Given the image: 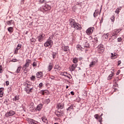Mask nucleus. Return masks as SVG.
<instances>
[{
    "instance_id": "13",
    "label": "nucleus",
    "mask_w": 124,
    "mask_h": 124,
    "mask_svg": "<svg viewBox=\"0 0 124 124\" xmlns=\"http://www.w3.org/2000/svg\"><path fill=\"white\" fill-rule=\"evenodd\" d=\"M26 121H27L28 122V123H29V124H36V123H35V121H34L33 119H30V118H27L26 119Z\"/></svg>"
},
{
    "instance_id": "36",
    "label": "nucleus",
    "mask_w": 124,
    "mask_h": 124,
    "mask_svg": "<svg viewBox=\"0 0 124 124\" xmlns=\"http://www.w3.org/2000/svg\"><path fill=\"white\" fill-rule=\"evenodd\" d=\"M90 46V44H89L87 42H85V44L84 45V47L88 48Z\"/></svg>"
},
{
    "instance_id": "32",
    "label": "nucleus",
    "mask_w": 124,
    "mask_h": 124,
    "mask_svg": "<svg viewBox=\"0 0 124 124\" xmlns=\"http://www.w3.org/2000/svg\"><path fill=\"white\" fill-rule=\"evenodd\" d=\"M73 109V105H71L70 107H69L68 108H67V111H70Z\"/></svg>"
},
{
    "instance_id": "54",
    "label": "nucleus",
    "mask_w": 124,
    "mask_h": 124,
    "mask_svg": "<svg viewBox=\"0 0 124 124\" xmlns=\"http://www.w3.org/2000/svg\"><path fill=\"white\" fill-rule=\"evenodd\" d=\"M121 63H122V61H119L118 62V65H120L121 64Z\"/></svg>"
},
{
    "instance_id": "58",
    "label": "nucleus",
    "mask_w": 124,
    "mask_h": 124,
    "mask_svg": "<svg viewBox=\"0 0 124 124\" xmlns=\"http://www.w3.org/2000/svg\"><path fill=\"white\" fill-rule=\"evenodd\" d=\"M121 73V71H120V70H118V72H117V75H119V74H120V73Z\"/></svg>"
},
{
    "instance_id": "35",
    "label": "nucleus",
    "mask_w": 124,
    "mask_h": 124,
    "mask_svg": "<svg viewBox=\"0 0 124 124\" xmlns=\"http://www.w3.org/2000/svg\"><path fill=\"white\" fill-rule=\"evenodd\" d=\"M63 115H64V113L60 114L59 113H57V114H56L57 117H61V116H63Z\"/></svg>"
},
{
    "instance_id": "53",
    "label": "nucleus",
    "mask_w": 124,
    "mask_h": 124,
    "mask_svg": "<svg viewBox=\"0 0 124 124\" xmlns=\"http://www.w3.org/2000/svg\"><path fill=\"white\" fill-rule=\"evenodd\" d=\"M45 1V0H40V2L41 3H44V2Z\"/></svg>"
},
{
    "instance_id": "17",
    "label": "nucleus",
    "mask_w": 124,
    "mask_h": 124,
    "mask_svg": "<svg viewBox=\"0 0 124 124\" xmlns=\"http://www.w3.org/2000/svg\"><path fill=\"white\" fill-rule=\"evenodd\" d=\"M6 24L8 26H11V25H13L14 24V20H11L8 21H6Z\"/></svg>"
},
{
    "instance_id": "9",
    "label": "nucleus",
    "mask_w": 124,
    "mask_h": 124,
    "mask_svg": "<svg viewBox=\"0 0 124 124\" xmlns=\"http://www.w3.org/2000/svg\"><path fill=\"white\" fill-rule=\"evenodd\" d=\"M43 10L45 11H48V10H50L51 9V6L48 4H46L43 8Z\"/></svg>"
},
{
    "instance_id": "19",
    "label": "nucleus",
    "mask_w": 124,
    "mask_h": 124,
    "mask_svg": "<svg viewBox=\"0 0 124 124\" xmlns=\"http://www.w3.org/2000/svg\"><path fill=\"white\" fill-rule=\"evenodd\" d=\"M64 105L63 103H60L58 104V107L59 109H63Z\"/></svg>"
},
{
    "instance_id": "64",
    "label": "nucleus",
    "mask_w": 124,
    "mask_h": 124,
    "mask_svg": "<svg viewBox=\"0 0 124 124\" xmlns=\"http://www.w3.org/2000/svg\"><path fill=\"white\" fill-rule=\"evenodd\" d=\"M100 124H102V123H101V122H100Z\"/></svg>"
},
{
    "instance_id": "37",
    "label": "nucleus",
    "mask_w": 124,
    "mask_h": 124,
    "mask_svg": "<svg viewBox=\"0 0 124 124\" xmlns=\"http://www.w3.org/2000/svg\"><path fill=\"white\" fill-rule=\"evenodd\" d=\"M108 36H109V33H108L107 34H104V37H105V38L106 39H107V38H108Z\"/></svg>"
},
{
    "instance_id": "22",
    "label": "nucleus",
    "mask_w": 124,
    "mask_h": 124,
    "mask_svg": "<svg viewBox=\"0 0 124 124\" xmlns=\"http://www.w3.org/2000/svg\"><path fill=\"white\" fill-rule=\"evenodd\" d=\"M42 121H43L44 123H46V124H47V123H48V120H47V118H46V117L45 116H43L42 117Z\"/></svg>"
},
{
    "instance_id": "43",
    "label": "nucleus",
    "mask_w": 124,
    "mask_h": 124,
    "mask_svg": "<svg viewBox=\"0 0 124 124\" xmlns=\"http://www.w3.org/2000/svg\"><path fill=\"white\" fill-rule=\"evenodd\" d=\"M18 50H19V49H17V48H16L15 49V52H14L15 55H17V54H18Z\"/></svg>"
},
{
    "instance_id": "38",
    "label": "nucleus",
    "mask_w": 124,
    "mask_h": 124,
    "mask_svg": "<svg viewBox=\"0 0 124 124\" xmlns=\"http://www.w3.org/2000/svg\"><path fill=\"white\" fill-rule=\"evenodd\" d=\"M45 102L46 103V104H48V103H50V99H47L45 100Z\"/></svg>"
},
{
    "instance_id": "42",
    "label": "nucleus",
    "mask_w": 124,
    "mask_h": 124,
    "mask_svg": "<svg viewBox=\"0 0 124 124\" xmlns=\"http://www.w3.org/2000/svg\"><path fill=\"white\" fill-rule=\"evenodd\" d=\"M31 81H34V80L35 79V77L34 76H32L31 78Z\"/></svg>"
},
{
    "instance_id": "60",
    "label": "nucleus",
    "mask_w": 124,
    "mask_h": 124,
    "mask_svg": "<svg viewBox=\"0 0 124 124\" xmlns=\"http://www.w3.org/2000/svg\"><path fill=\"white\" fill-rule=\"evenodd\" d=\"M102 22H103V19L102 18L100 21V23H102Z\"/></svg>"
},
{
    "instance_id": "24",
    "label": "nucleus",
    "mask_w": 124,
    "mask_h": 124,
    "mask_svg": "<svg viewBox=\"0 0 124 124\" xmlns=\"http://www.w3.org/2000/svg\"><path fill=\"white\" fill-rule=\"evenodd\" d=\"M121 10H122V7H120L116 10L115 13H117V14H119Z\"/></svg>"
},
{
    "instance_id": "55",
    "label": "nucleus",
    "mask_w": 124,
    "mask_h": 124,
    "mask_svg": "<svg viewBox=\"0 0 124 124\" xmlns=\"http://www.w3.org/2000/svg\"><path fill=\"white\" fill-rule=\"evenodd\" d=\"M12 62H17V59H13L12 60Z\"/></svg>"
},
{
    "instance_id": "47",
    "label": "nucleus",
    "mask_w": 124,
    "mask_h": 124,
    "mask_svg": "<svg viewBox=\"0 0 124 124\" xmlns=\"http://www.w3.org/2000/svg\"><path fill=\"white\" fill-rule=\"evenodd\" d=\"M52 57H53V59H55L56 57V53H53L52 54Z\"/></svg>"
},
{
    "instance_id": "14",
    "label": "nucleus",
    "mask_w": 124,
    "mask_h": 124,
    "mask_svg": "<svg viewBox=\"0 0 124 124\" xmlns=\"http://www.w3.org/2000/svg\"><path fill=\"white\" fill-rule=\"evenodd\" d=\"M62 51H63L64 52H66V53H68V51H69V47L67 46H62Z\"/></svg>"
},
{
    "instance_id": "45",
    "label": "nucleus",
    "mask_w": 124,
    "mask_h": 124,
    "mask_svg": "<svg viewBox=\"0 0 124 124\" xmlns=\"http://www.w3.org/2000/svg\"><path fill=\"white\" fill-rule=\"evenodd\" d=\"M94 117L95 119H96V120H98V119L99 118L98 114H95Z\"/></svg>"
},
{
    "instance_id": "26",
    "label": "nucleus",
    "mask_w": 124,
    "mask_h": 124,
    "mask_svg": "<svg viewBox=\"0 0 124 124\" xmlns=\"http://www.w3.org/2000/svg\"><path fill=\"white\" fill-rule=\"evenodd\" d=\"M8 31H9V32H13V27H9L7 28Z\"/></svg>"
},
{
    "instance_id": "3",
    "label": "nucleus",
    "mask_w": 124,
    "mask_h": 124,
    "mask_svg": "<svg viewBox=\"0 0 124 124\" xmlns=\"http://www.w3.org/2000/svg\"><path fill=\"white\" fill-rule=\"evenodd\" d=\"M31 60L30 59H27L26 60V63L23 66V69L24 71H27V69L29 66H30V64L31 63Z\"/></svg>"
},
{
    "instance_id": "18",
    "label": "nucleus",
    "mask_w": 124,
    "mask_h": 124,
    "mask_svg": "<svg viewBox=\"0 0 124 124\" xmlns=\"http://www.w3.org/2000/svg\"><path fill=\"white\" fill-rule=\"evenodd\" d=\"M111 59H112V60H115V59H117V57H118L117 53H111Z\"/></svg>"
},
{
    "instance_id": "29",
    "label": "nucleus",
    "mask_w": 124,
    "mask_h": 124,
    "mask_svg": "<svg viewBox=\"0 0 124 124\" xmlns=\"http://www.w3.org/2000/svg\"><path fill=\"white\" fill-rule=\"evenodd\" d=\"M113 76L114 74H110L108 78V80H111V79H112V77H113Z\"/></svg>"
},
{
    "instance_id": "63",
    "label": "nucleus",
    "mask_w": 124,
    "mask_h": 124,
    "mask_svg": "<svg viewBox=\"0 0 124 124\" xmlns=\"http://www.w3.org/2000/svg\"><path fill=\"white\" fill-rule=\"evenodd\" d=\"M54 124H59L58 123H54Z\"/></svg>"
},
{
    "instance_id": "12",
    "label": "nucleus",
    "mask_w": 124,
    "mask_h": 124,
    "mask_svg": "<svg viewBox=\"0 0 124 124\" xmlns=\"http://www.w3.org/2000/svg\"><path fill=\"white\" fill-rule=\"evenodd\" d=\"M122 31L121 29H119V30H115L114 31H113L111 37H113V36L118 35V33H119L120 32V31Z\"/></svg>"
},
{
    "instance_id": "10",
    "label": "nucleus",
    "mask_w": 124,
    "mask_h": 124,
    "mask_svg": "<svg viewBox=\"0 0 124 124\" xmlns=\"http://www.w3.org/2000/svg\"><path fill=\"white\" fill-rule=\"evenodd\" d=\"M97 49L99 53H103L104 52V48H103L101 45L98 46Z\"/></svg>"
},
{
    "instance_id": "15",
    "label": "nucleus",
    "mask_w": 124,
    "mask_h": 124,
    "mask_svg": "<svg viewBox=\"0 0 124 124\" xmlns=\"http://www.w3.org/2000/svg\"><path fill=\"white\" fill-rule=\"evenodd\" d=\"M36 77L37 78H39L40 79L42 78V77H43V73L41 72L37 73Z\"/></svg>"
},
{
    "instance_id": "59",
    "label": "nucleus",
    "mask_w": 124,
    "mask_h": 124,
    "mask_svg": "<svg viewBox=\"0 0 124 124\" xmlns=\"http://www.w3.org/2000/svg\"><path fill=\"white\" fill-rule=\"evenodd\" d=\"M70 77L69 76H67V78H69V79H71L72 78V77L71 76V75H69Z\"/></svg>"
},
{
    "instance_id": "46",
    "label": "nucleus",
    "mask_w": 124,
    "mask_h": 124,
    "mask_svg": "<svg viewBox=\"0 0 124 124\" xmlns=\"http://www.w3.org/2000/svg\"><path fill=\"white\" fill-rule=\"evenodd\" d=\"M0 73H2V66L0 65Z\"/></svg>"
},
{
    "instance_id": "4",
    "label": "nucleus",
    "mask_w": 124,
    "mask_h": 124,
    "mask_svg": "<svg viewBox=\"0 0 124 124\" xmlns=\"http://www.w3.org/2000/svg\"><path fill=\"white\" fill-rule=\"evenodd\" d=\"M44 46L45 47H48V46H50V47H52V46H53V41H52V40H51V38H49L47 40L46 42L44 44Z\"/></svg>"
},
{
    "instance_id": "7",
    "label": "nucleus",
    "mask_w": 124,
    "mask_h": 124,
    "mask_svg": "<svg viewBox=\"0 0 124 124\" xmlns=\"http://www.w3.org/2000/svg\"><path fill=\"white\" fill-rule=\"evenodd\" d=\"M14 115H15V111L10 110L9 112H8L5 114V116L7 118H8V117H11L12 116H14Z\"/></svg>"
},
{
    "instance_id": "48",
    "label": "nucleus",
    "mask_w": 124,
    "mask_h": 124,
    "mask_svg": "<svg viewBox=\"0 0 124 124\" xmlns=\"http://www.w3.org/2000/svg\"><path fill=\"white\" fill-rule=\"evenodd\" d=\"M57 113H59V114H64V112H63V111L61 110L57 111Z\"/></svg>"
},
{
    "instance_id": "49",
    "label": "nucleus",
    "mask_w": 124,
    "mask_h": 124,
    "mask_svg": "<svg viewBox=\"0 0 124 124\" xmlns=\"http://www.w3.org/2000/svg\"><path fill=\"white\" fill-rule=\"evenodd\" d=\"M3 96V92H0V97H2Z\"/></svg>"
},
{
    "instance_id": "1",
    "label": "nucleus",
    "mask_w": 124,
    "mask_h": 124,
    "mask_svg": "<svg viewBox=\"0 0 124 124\" xmlns=\"http://www.w3.org/2000/svg\"><path fill=\"white\" fill-rule=\"evenodd\" d=\"M23 86L25 87L24 91H25L27 93H31L32 91H33V87H32V85H31L30 82L28 81L24 82L23 83Z\"/></svg>"
},
{
    "instance_id": "6",
    "label": "nucleus",
    "mask_w": 124,
    "mask_h": 124,
    "mask_svg": "<svg viewBox=\"0 0 124 124\" xmlns=\"http://www.w3.org/2000/svg\"><path fill=\"white\" fill-rule=\"evenodd\" d=\"M93 31H94V28L90 27L86 30V33L88 35H90V34H92L93 32Z\"/></svg>"
},
{
    "instance_id": "28",
    "label": "nucleus",
    "mask_w": 124,
    "mask_h": 124,
    "mask_svg": "<svg viewBox=\"0 0 124 124\" xmlns=\"http://www.w3.org/2000/svg\"><path fill=\"white\" fill-rule=\"evenodd\" d=\"M35 41H36V39L34 38H32L31 39V44L32 45L34 43V42H35Z\"/></svg>"
},
{
    "instance_id": "56",
    "label": "nucleus",
    "mask_w": 124,
    "mask_h": 124,
    "mask_svg": "<svg viewBox=\"0 0 124 124\" xmlns=\"http://www.w3.org/2000/svg\"><path fill=\"white\" fill-rule=\"evenodd\" d=\"M50 78L52 79V80L55 79V77H54L53 76H50Z\"/></svg>"
},
{
    "instance_id": "40",
    "label": "nucleus",
    "mask_w": 124,
    "mask_h": 124,
    "mask_svg": "<svg viewBox=\"0 0 124 124\" xmlns=\"http://www.w3.org/2000/svg\"><path fill=\"white\" fill-rule=\"evenodd\" d=\"M37 63L36 62H34L32 64V66L33 67H35V66H37Z\"/></svg>"
},
{
    "instance_id": "44",
    "label": "nucleus",
    "mask_w": 124,
    "mask_h": 124,
    "mask_svg": "<svg viewBox=\"0 0 124 124\" xmlns=\"http://www.w3.org/2000/svg\"><path fill=\"white\" fill-rule=\"evenodd\" d=\"M99 122L100 123H102V117L101 116H100L99 118Z\"/></svg>"
},
{
    "instance_id": "21",
    "label": "nucleus",
    "mask_w": 124,
    "mask_h": 124,
    "mask_svg": "<svg viewBox=\"0 0 124 124\" xmlns=\"http://www.w3.org/2000/svg\"><path fill=\"white\" fill-rule=\"evenodd\" d=\"M41 93L43 95H44L45 94H48V92L47 90H43V91H41Z\"/></svg>"
},
{
    "instance_id": "62",
    "label": "nucleus",
    "mask_w": 124,
    "mask_h": 124,
    "mask_svg": "<svg viewBox=\"0 0 124 124\" xmlns=\"http://www.w3.org/2000/svg\"><path fill=\"white\" fill-rule=\"evenodd\" d=\"M66 89H68V86H67L66 87Z\"/></svg>"
},
{
    "instance_id": "33",
    "label": "nucleus",
    "mask_w": 124,
    "mask_h": 124,
    "mask_svg": "<svg viewBox=\"0 0 124 124\" xmlns=\"http://www.w3.org/2000/svg\"><path fill=\"white\" fill-rule=\"evenodd\" d=\"M22 47V45H21L20 44H18L16 49H17L18 50H20V49H21V48Z\"/></svg>"
},
{
    "instance_id": "50",
    "label": "nucleus",
    "mask_w": 124,
    "mask_h": 124,
    "mask_svg": "<svg viewBox=\"0 0 124 124\" xmlns=\"http://www.w3.org/2000/svg\"><path fill=\"white\" fill-rule=\"evenodd\" d=\"M118 42H121L122 41V38L120 37L117 39Z\"/></svg>"
},
{
    "instance_id": "11",
    "label": "nucleus",
    "mask_w": 124,
    "mask_h": 124,
    "mask_svg": "<svg viewBox=\"0 0 124 124\" xmlns=\"http://www.w3.org/2000/svg\"><path fill=\"white\" fill-rule=\"evenodd\" d=\"M96 62H97V60H93L89 65L90 67H93L96 64Z\"/></svg>"
},
{
    "instance_id": "16",
    "label": "nucleus",
    "mask_w": 124,
    "mask_h": 124,
    "mask_svg": "<svg viewBox=\"0 0 124 124\" xmlns=\"http://www.w3.org/2000/svg\"><path fill=\"white\" fill-rule=\"evenodd\" d=\"M99 14V10H96L93 13V17L94 18H96V17H97L98 16Z\"/></svg>"
},
{
    "instance_id": "39",
    "label": "nucleus",
    "mask_w": 124,
    "mask_h": 124,
    "mask_svg": "<svg viewBox=\"0 0 124 124\" xmlns=\"http://www.w3.org/2000/svg\"><path fill=\"white\" fill-rule=\"evenodd\" d=\"M11 91H12V88H11V87H9L7 89L8 92L11 93Z\"/></svg>"
},
{
    "instance_id": "5",
    "label": "nucleus",
    "mask_w": 124,
    "mask_h": 124,
    "mask_svg": "<svg viewBox=\"0 0 124 124\" xmlns=\"http://www.w3.org/2000/svg\"><path fill=\"white\" fill-rule=\"evenodd\" d=\"M37 38L39 42H42V41L45 39V34L43 33H41Z\"/></svg>"
},
{
    "instance_id": "2",
    "label": "nucleus",
    "mask_w": 124,
    "mask_h": 124,
    "mask_svg": "<svg viewBox=\"0 0 124 124\" xmlns=\"http://www.w3.org/2000/svg\"><path fill=\"white\" fill-rule=\"evenodd\" d=\"M69 25L71 26L72 28L75 29V30L81 31V29H82L81 25L75 22V20L72 18H70L69 19Z\"/></svg>"
},
{
    "instance_id": "31",
    "label": "nucleus",
    "mask_w": 124,
    "mask_h": 124,
    "mask_svg": "<svg viewBox=\"0 0 124 124\" xmlns=\"http://www.w3.org/2000/svg\"><path fill=\"white\" fill-rule=\"evenodd\" d=\"M52 69H53V65L50 64L48 67V71H51V70H52Z\"/></svg>"
},
{
    "instance_id": "34",
    "label": "nucleus",
    "mask_w": 124,
    "mask_h": 124,
    "mask_svg": "<svg viewBox=\"0 0 124 124\" xmlns=\"http://www.w3.org/2000/svg\"><path fill=\"white\" fill-rule=\"evenodd\" d=\"M43 86H44V84H43V83L41 82L39 84V88H40V89H42Z\"/></svg>"
},
{
    "instance_id": "30",
    "label": "nucleus",
    "mask_w": 124,
    "mask_h": 124,
    "mask_svg": "<svg viewBox=\"0 0 124 124\" xmlns=\"http://www.w3.org/2000/svg\"><path fill=\"white\" fill-rule=\"evenodd\" d=\"M20 71H21V66L18 67L17 70H16V73H20Z\"/></svg>"
},
{
    "instance_id": "57",
    "label": "nucleus",
    "mask_w": 124,
    "mask_h": 124,
    "mask_svg": "<svg viewBox=\"0 0 124 124\" xmlns=\"http://www.w3.org/2000/svg\"><path fill=\"white\" fill-rule=\"evenodd\" d=\"M70 93L72 95H74L75 93H74V92L72 91Z\"/></svg>"
},
{
    "instance_id": "20",
    "label": "nucleus",
    "mask_w": 124,
    "mask_h": 124,
    "mask_svg": "<svg viewBox=\"0 0 124 124\" xmlns=\"http://www.w3.org/2000/svg\"><path fill=\"white\" fill-rule=\"evenodd\" d=\"M42 109V104H39L37 106V108H36V111H40Z\"/></svg>"
},
{
    "instance_id": "41",
    "label": "nucleus",
    "mask_w": 124,
    "mask_h": 124,
    "mask_svg": "<svg viewBox=\"0 0 124 124\" xmlns=\"http://www.w3.org/2000/svg\"><path fill=\"white\" fill-rule=\"evenodd\" d=\"M111 21V22H114L115 21V16H112L111 18H110Z\"/></svg>"
},
{
    "instance_id": "51",
    "label": "nucleus",
    "mask_w": 124,
    "mask_h": 124,
    "mask_svg": "<svg viewBox=\"0 0 124 124\" xmlns=\"http://www.w3.org/2000/svg\"><path fill=\"white\" fill-rule=\"evenodd\" d=\"M4 90L3 88H0V93H3V92H2Z\"/></svg>"
},
{
    "instance_id": "25",
    "label": "nucleus",
    "mask_w": 124,
    "mask_h": 124,
    "mask_svg": "<svg viewBox=\"0 0 124 124\" xmlns=\"http://www.w3.org/2000/svg\"><path fill=\"white\" fill-rule=\"evenodd\" d=\"M77 50H78V51H82V46H80L79 45H78L77 46Z\"/></svg>"
},
{
    "instance_id": "23",
    "label": "nucleus",
    "mask_w": 124,
    "mask_h": 124,
    "mask_svg": "<svg viewBox=\"0 0 124 124\" xmlns=\"http://www.w3.org/2000/svg\"><path fill=\"white\" fill-rule=\"evenodd\" d=\"M73 62L74 63H75V64H77V62H78V58H74L73 59Z\"/></svg>"
},
{
    "instance_id": "52",
    "label": "nucleus",
    "mask_w": 124,
    "mask_h": 124,
    "mask_svg": "<svg viewBox=\"0 0 124 124\" xmlns=\"http://www.w3.org/2000/svg\"><path fill=\"white\" fill-rule=\"evenodd\" d=\"M6 85L7 86H9V81H6Z\"/></svg>"
},
{
    "instance_id": "8",
    "label": "nucleus",
    "mask_w": 124,
    "mask_h": 124,
    "mask_svg": "<svg viewBox=\"0 0 124 124\" xmlns=\"http://www.w3.org/2000/svg\"><path fill=\"white\" fill-rule=\"evenodd\" d=\"M78 66V64H73L71 66H70L69 68L70 71L72 72V71H74L75 69H76V67Z\"/></svg>"
},
{
    "instance_id": "27",
    "label": "nucleus",
    "mask_w": 124,
    "mask_h": 124,
    "mask_svg": "<svg viewBox=\"0 0 124 124\" xmlns=\"http://www.w3.org/2000/svg\"><path fill=\"white\" fill-rule=\"evenodd\" d=\"M20 99L19 96H16L14 98H13V100L14 101H17Z\"/></svg>"
},
{
    "instance_id": "61",
    "label": "nucleus",
    "mask_w": 124,
    "mask_h": 124,
    "mask_svg": "<svg viewBox=\"0 0 124 124\" xmlns=\"http://www.w3.org/2000/svg\"><path fill=\"white\" fill-rule=\"evenodd\" d=\"M102 116H103V113H102L100 115V117H102Z\"/></svg>"
}]
</instances>
